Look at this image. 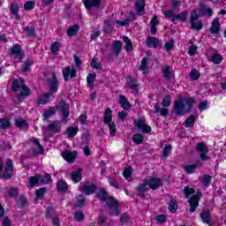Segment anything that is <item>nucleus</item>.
<instances>
[{
	"instance_id": "obj_3",
	"label": "nucleus",
	"mask_w": 226,
	"mask_h": 226,
	"mask_svg": "<svg viewBox=\"0 0 226 226\" xmlns=\"http://www.w3.org/2000/svg\"><path fill=\"white\" fill-rule=\"evenodd\" d=\"M104 114L103 121L109 128V135L114 137L117 130L116 129V123L112 121V109H110V108H107Z\"/></svg>"
},
{
	"instance_id": "obj_4",
	"label": "nucleus",
	"mask_w": 226,
	"mask_h": 226,
	"mask_svg": "<svg viewBox=\"0 0 226 226\" xmlns=\"http://www.w3.org/2000/svg\"><path fill=\"white\" fill-rule=\"evenodd\" d=\"M196 20H199V14H197V11L193 10L191 11L190 15L191 29H195V31H200L202 27H204V24L202 23V21Z\"/></svg>"
},
{
	"instance_id": "obj_54",
	"label": "nucleus",
	"mask_w": 226,
	"mask_h": 226,
	"mask_svg": "<svg viewBox=\"0 0 226 226\" xmlns=\"http://www.w3.org/2000/svg\"><path fill=\"white\" fill-rule=\"evenodd\" d=\"M186 17H188V11H183L181 13L175 14V19L182 22H186Z\"/></svg>"
},
{
	"instance_id": "obj_42",
	"label": "nucleus",
	"mask_w": 226,
	"mask_h": 226,
	"mask_svg": "<svg viewBox=\"0 0 226 226\" xmlns=\"http://www.w3.org/2000/svg\"><path fill=\"white\" fill-rule=\"evenodd\" d=\"M95 197L99 199V200H107L109 199V193L104 189H101L98 193L95 194Z\"/></svg>"
},
{
	"instance_id": "obj_58",
	"label": "nucleus",
	"mask_w": 226,
	"mask_h": 226,
	"mask_svg": "<svg viewBox=\"0 0 226 226\" xmlns=\"http://www.w3.org/2000/svg\"><path fill=\"white\" fill-rule=\"evenodd\" d=\"M84 218H85V215H84V212L82 210L76 211L74 213V220L76 222H84Z\"/></svg>"
},
{
	"instance_id": "obj_22",
	"label": "nucleus",
	"mask_w": 226,
	"mask_h": 226,
	"mask_svg": "<svg viewBox=\"0 0 226 226\" xmlns=\"http://www.w3.org/2000/svg\"><path fill=\"white\" fill-rule=\"evenodd\" d=\"M222 27V25L220 24V19L215 18L212 21V26L209 28V31L211 34H217V33L220 32V28Z\"/></svg>"
},
{
	"instance_id": "obj_11",
	"label": "nucleus",
	"mask_w": 226,
	"mask_h": 226,
	"mask_svg": "<svg viewBox=\"0 0 226 226\" xmlns=\"http://www.w3.org/2000/svg\"><path fill=\"white\" fill-rule=\"evenodd\" d=\"M147 185L149 186L150 190H158L162 185L161 178L150 177L145 179Z\"/></svg>"
},
{
	"instance_id": "obj_57",
	"label": "nucleus",
	"mask_w": 226,
	"mask_h": 226,
	"mask_svg": "<svg viewBox=\"0 0 226 226\" xmlns=\"http://www.w3.org/2000/svg\"><path fill=\"white\" fill-rule=\"evenodd\" d=\"M107 222H109V217L105 215H100L97 219V224L98 225H107Z\"/></svg>"
},
{
	"instance_id": "obj_31",
	"label": "nucleus",
	"mask_w": 226,
	"mask_h": 226,
	"mask_svg": "<svg viewBox=\"0 0 226 226\" xmlns=\"http://www.w3.org/2000/svg\"><path fill=\"white\" fill-rule=\"evenodd\" d=\"M79 31H80V26L79 25H73L68 28L67 36H69V38L76 36Z\"/></svg>"
},
{
	"instance_id": "obj_29",
	"label": "nucleus",
	"mask_w": 226,
	"mask_h": 226,
	"mask_svg": "<svg viewBox=\"0 0 226 226\" xmlns=\"http://www.w3.org/2000/svg\"><path fill=\"white\" fill-rule=\"evenodd\" d=\"M79 133V127H68L65 131V135H67V139H73L75 135Z\"/></svg>"
},
{
	"instance_id": "obj_33",
	"label": "nucleus",
	"mask_w": 226,
	"mask_h": 226,
	"mask_svg": "<svg viewBox=\"0 0 226 226\" xmlns=\"http://www.w3.org/2000/svg\"><path fill=\"white\" fill-rule=\"evenodd\" d=\"M197 167H202V163L198 162L196 164L184 166V170H185L187 174H193V172H195V170H197Z\"/></svg>"
},
{
	"instance_id": "obj_1",
	"label": "nucleus",
	"mask_w": 226,
	"mask_h": 226,
	"mask_svg": "<svg viewBox=\"0 0 226 226\" xmlns=\"http://www.w3.org/2000/svg\"><path fill=\"white\" fill-rule=\"evenodd\" d=\"M193 103H195V101L192 98H186L185 100L183 98L178 99L173 106L176 116H185L187 112L193 109Z\"/></svg>"
},
{
	"instance_id": "obj_47",
	"label": "nucleus",
	"mask_w": 226,
	"mask_h": 226,
	"mask_svg": "<svg viewBox=\"0 0 226 226\" xmlns=\"http://www.w3.org/2000/svg\"><path fill=\"white\" fill-rule=\"evenodd\" d=\"M132 142L137 145L144 143V136L140 133H136L132 136Z\"/></svg>"
},
{
	"instance_id": "obj_19",
	"label": "nucleus",
	"mask_w": 226,
	"mask_h": 226,
	"mask_svg": "<svg viewBox=\"0 0 226 226\" xmlns=\"http://www.w3.org/2000/svg\"><path fill=\"white\" fill-rule=\"evenodd\" d=\"M146 45L149 49L151 48L158 49V47L162 48V43H160V40H158V38L156 37H151V36L147 37Z\"/></svg>"
},
{
	"instance_id": "obj_61",
	"label": "nucleus",
	"mask_w": 226,
	"mask_h": 226,
	"mask_svg": "<svg viewBox=\"0 0 226 226\" xmlns=\"http://www.w3.org/2000/svg\"><path fill=\"white\" fill-rule=\"evenodd\" d=\"M56 216V211H54V208L52 207H48L46 209V218H54Z\"/></svg>"
},
{
	"instance_id": "obj_25",
	"label": "nucleus",
	"mask_w": 226,
	"mask_h": 226,
	"mask_svg": "<svg viewBox=\"0 0 226 226\" xmlns=\"http://www.w3.org/2000/svg\"><path fill=\"white\" fill-rule=\"evenodd\" d=\"M207 15V17H213V9L207 7L206 4H201L200 7V17H204Z\"/></svg>"
},
{
	"instance_id": "obj_63",
	"label": "nucleus",
	"mask_w": 226,
	"mask_h": 226,
	"mask_svg": "<svg viewBox=\"0 0 226 226\" xmlns=\"http://www.w3.org/2000/svg\"><path fill=\"white\" fill-rule=\"evenodd\" d=\"M155 222L156 223H165L167 222V215L161 214L155 216Z\"/></svg>"
},
{
	"instance_id": "obj_41",
	"label": "nucleus",
	"mask_w": 226,
	"mask_h": 226,
	"mask_svg": "<svg viewBox=\"0 0 226 226\" xmlns=\"http://www.w3.org/2000/svg\"><path fill=\"white\" fill-rule=\"evenodd\" d=\"M60 49H61V42L59 41H55L50 46V50L52 54H55L56 56L59 54Z\"/></svg>"
},
{
	"instance_id": "obj_64",
	"label": "nucleus",
	"mask_w": 226,
	"mask_h": 226,
	"mask_svg": "<svg viewBox=\"0 0 226 226\" xmlns=\"http://www.w3.org/2000/svg\"><path fill=\"white\" fill-rule=\"evenodd\" d=\"M30 186H36V185L40 184V177H31L29 178Z\"/></svg>"
},
{
	"instance_id": "obj_46",
	"label": "nucleus",
	"mask_w": 226,
	"mask_h": 226,
	"mask_svg": "<svg viewBox=\"0 0 226 226\" xmlns=\"http://www.w3.org/2000/svg\"><path fill=\"white\" fill-rule=\"evenodd\" d=\"M213 179V177L210 175H204L201 179V184L205 188H207L211 185V180Z\"/></svg>"
},
{
	"instance_id": "obj_52",
	"label": "nucleus",
	"mask_w": 226,
	"mask_h": 226,
	"mask_svg": "<svg viewBox=\"0 0 226 226\" xmlns=\"http://www.w3.org/2000/svg\"><path fill=\"white\" fill-rule=\"evenodd\" d=\"M162 107H170V105H172V97L170 94H167L166 96H164V98L162 101Z\"/></svg>"
},
{
	"instance_id": "obj_53",
	"label": "nucleus",
	"mask_w": 226,
	"mask_h": 226,
	"mask_svg": "<svg viewBox=\"0 0 226 226\" xmlns=\"http://www.w3.org/2000/svg\"><path fill=\"white\" fill-rule=\"evenodd\" d=\"M189 77L191 80H199L200 79V72L197 69H192Z\"/></svg>"
},
{
	"instance_id": "obj_60",
	"label": "nucleus",
	"mask_w": 226,
	"mask_h": 226,
	"mask_svg": "<svg viewBox=\"0 0 226 226\" xmlns=\"http://www.w3.org/2000/svg\"><path fill=\"white\" fill-rule=\"evenodd\" d=\"M147 63H149V58L144 57L141 60V64H140L139 70H140V72H146V70H147Z\"/></svg>"
},
{
	"instance_id": "obj_28",
	"label": "nucleus",
	"mask_w": 226,
	"mask_h": 226,
	"mask_svg": "<svg viewBox=\"0 0 226 226\" xmlns=\"http://www.w3.org/2000/svg\"><path fill=\"white\" fill-rule=\"evenodd\" d=\"M203 223H206L207 225L211 226V214L209 213V211H203L200 215Z\"/></svg>"
},
{
	"instance_id": "obj_27",
	"label": "nucleus",
	"mask_w": 226,
	"mask_h": 226,
	"mask_svg": "<svg viewBox=\"0 0 226 226\" xmlns=\"http://www.w3.org/2000/svg\"><path fill=\"white\" fill-rule=\"evenodd\" d=\"M71 179L73 183H80L82 181V170H78L71 174Z\"/></svg>"
},
{
	"instance_id": "obj_17",
	"label": "nucleus",
	"mask_w": 226,
	"mask_h": 226,
	"mask_svg": "<svg viewBox=\"0 0 226 226\" xmlns=\"http://www.w3.org/2000/svg\"><path fill=\"white\" fill-rule=\"evenodd\" d=\"M134 8L138 15L139 16L146 15V0L136 1Z\"/></svg>"
},
{
	"instance_id": "obj_51",
	"label": "nucleus",
	"mask_w": 226,
	"mask_h": 226,
	"mask_svg": "<svg viewBox=\"0 0 226 226\" xmlns=\"http://www.w3.org/2000/svg\"><path fill=\"white\" fill-rule=\"evenodd\" d=\"M11 126L8 118H0V128L1 130H8Z\"/></svg>"
},
{
	"instance_id": "obj_12",
	"label": "nucleus",
	"mask_w": 226,
	"mask_h": 226,
	"mask_svg": "<svg viewBox=\"0 0 226 226\" xmlns=\"http://www.w3.org/2000/svg\"><path fill=\"white\" fill-rule=\"evenodd\" d=\"M149 191V188L147 187V181L143 180L142 184H139L137 188L135 194L137 197H140L141 199H146V193Z\"/></svg>"
},
{
	"instance_id": "obj_2",
	"label": "nucleus",
	"mask_w": 226,
	"mask_h": 226,
	"mask_svg": "<svg viewBox=\"0 0 226 226\" xmlns=\"http://www.w3.org/2000/svg\"><path fill=\"white\" fill-rule=\"evenodd\" d=\"M3 169H4V170H3ZM11 176H13V160L8 159L4 168L3 158L0 157V179L6 181L11 179Z\"/></svg>"
},
{
	"instance_id": "obj_7",
	"label": "nucleus",
	"mask_w": 226,
	"mask_h": 226,
	"mask_svg": "<svg viewBox=\"0 0 226 226\" xmlns=\"http://www.w3.org/2000/svg\"><path fill=\"white\" fill-rule=\"evenodd\" d=\"M58 109L62 112V121L63 123H68V117H70V105L66 104V102L61 101Z\"/></svg>"
},
{
	"instance_id": "obj_30",
	"label": "nucleus",
	"mask_w": 226,
	"mask_h": 226,
	"mask_svg": "<svg viewBox=\"0 0 226 226\" xmlns=\"http://www.w3.org/2000/svg\"><path fill=\"white\" fill-rule=\"evenodd\" d=\"M50 96H52V94L49 93L41 94L37 101L38 105H47V102L50 100Z\"/></svg>"
},
{
	"instance_id": "obj_10",
	"label": "nucleus",
	"mask_w": 226,
	"mask_h": 226,
	"mask_svg": "<svg viewBox=\"0 0 226 226\" xmlns=\"http://www.w3.org/2000/svg\"><path fill=\"white\" fill-rule=\"evenodd\" d=\"M134 126L139 130H141L143 133H151V126L146 124V119L139 118L134 121Z\"/></svg>"
},
{
	"instance_id": "obj_32",
	"label": "nucleus",
	"mask_w": 226,
	"mask_h": 226,
	"mask_svg": "<svg viewBox=\"0 0 226 226\" xmlns=\"http://www.w3.org/2000/svg\"><path fill=\"white\" fill-rule=\"evenodd\" d=\"M56 188L59 192L66 193L68 192V184L64 180H58L56 183Z\"/></svg>"
},
{
	"instance_id": "obj_44",
	"label": "nucleus",
	"mask_w": 226,
	"mask_h": 226,
	"mask_svg": "<svg viewBox=\"0 0 226 226\" xmlns=\"http://www.w3.org/2000/svg\"><path fill=\"white\" fill-rule=\"evenodd\" d=\"M210 61L214 63V64H221L222 61H223V56H222L220 54H213Z\"/></svg>"
},
{
	"instance_id": "obj_39",
	"label": "nucleus",
	"mask_w": 226,
	"mask_h": 226,
	"mask_svg": "<svg viewBox=\"0 0 226 226\" xmlns=\"http://www.w3.org/2000/svg\"><path fill=\"white\" fill-rule=\"evenodd\" d=\"M123 41L125 43L124 49L127 52H132L133 50V43L132 42V41H130V38H128V36L124 35L123 37Z\"/></svg>"
},
{
	"instance_id": "obj_8",
	"label": "nucleus",
	"mask_w": 226,
	"mask_h": 226,
	"mask_svg": "<svg viewBox=\"0 0 226 226\" xmlns=\"http://www.w3.org/2000/svg\"><path fill=\"white\" fill-rule=\"evenodd\" d=\"M196 151H199L200 153V158L202 160V162H207V160H209V156L207 155L209 150L207 149L206 144L202 142L197 143Z\"/></svg>"
},
{
	"instance_id": "obj_5",
	"label": "nucleus",
	"mask_w": 226,
	"mask_h": 226,
	"mask_svg": "<svg viewBox=\"0 0 226 226\" xmlns=\"http://www.w3.org/2000/svg\"><path fill=\"white\" fill-rule=\"evenodd\" d=\"M106 206L109 209V215L112 216H117L119 215V202L116 199L109 198L106 200Z\"/></svg>"
},
{
	"instance_id": "obj_34",
	"label": "nucleus",
	"mask_w": 226,
	"mask_h": 226,
	"mask_svg": "<svg viewBox=\"0 0 226 226\" xmlns=\"http://www.w3.org/2000/svg\"><path fill=\"white\" fill-rule=\"evenodd\" d=\"M103 33H106V34H110L112 31H114V26H112V19H107L104 23Z\"/></svg>"
},
{
	"instance_id": "obj_18",
	"label": "nucleus",
	"mask_w": 226,
	"mask_h": 226,
	"mask_svg": "<svg viewBox=\"0 0 226 226\" xmlns=\"http://www.w3.org/2000/svg\"><path fill=\"white\" fill-rule=\"evenodd\" d=\"M59 86V80L57 79V77L56 76V72L52 73V80L49 84V94L53 95L54 93H57Z\"/></svg>"
},
{
	"instance_id": "obj_21",
	"label": "nucleus",
	"mask_w": 226,
	"mask_h": 226,
	"mask_svg": "<svg viewBox=\"0 0 226 226\" xmlns=\"http://www.w3.org/2000/svg\"><path fill=\"white\" fill-rule=\"evenodd\" d=\"M24 86H26V84H24L23 79H14L11 83V89L13 93H18V91H20Z\"/></svg>"
},
{
	"instance_id": "obj_26",
	"label": "nucleus",
	"mask_w": 226,
	"mask_h": 226,
	"mask_svg": "<svg viewBox=\"0 0 226 226\" xmlns=\"http://www.w3.org/2000/svg\"><path fill=\"white\" fill-rule=\"evenodd\" d=\"M20 91H21L20 94L18 95L19 102H23L25 98H27L31 94V90L26 85L20 89Z\"/></svg>"
},
{
	"instance_id": "obj_45",
	"label": "nucleus",
	"mask_w": 226,
	"mask_h": 226,
	"mask_svg": "<svg viewBox=\"0 0 226 226\" xmlns=\"http://www.w3.org/2000/svg\"><path fill=\"white\" fill-rule=\"evenodd\" d=\"M15 126L20 130H24L25 128H27V122L22 118H18L15 120Z\"/></svg>"
},
{
	"instance_id": "obj_24",
	"label": "nucleus",
	"mask_w": 226,
	"mask_h": 226,
	"mask_svg": "<svg viewBox=\"0 0 226 226\" xmlns=\"http://www.w3.org/2000/svg\"><path fill=\"white\" fill-rule=\"evenodd\" d=\"M199 200L200 199H196L195 197H191L188 200V204H190L189 211L191 213H195L197 211V208L199 207Z\"/></svg>"
},
{
	"instance_id": "obj_55",
	"label": "nucleus",
	"mask_w": 226,
	"mask_h": 226,
	"mask_svg": "<svg viewBox=\"0 0 226 226\" xmlns=\"http://www.w3.org/2000/svg\"><path fill=\"white\" fill-rule=\"evenodd\" d=\"M169 211L176 213L177 211V200L175 199L170 200L169 204Z\"/></svg>"
},
{
	"instance_id": "obj_50",
	"label": "nucleus",
	"mask_w": 226,
	"mask_h": 226,
	"mask_svg": "<svg viewBox=\"0 0 226 226\" xmlns=\"http://www.w3.org/2000/svg\"><path fill=\"white\" fill-rule=\"evenodd\" d=\"M52 181V177L49 174H45L44 176L39 175V182L43 185H49Z\"/></svg>"
},
{
	"instance_id": "obj_14",
	"label": "nucleus",
	"mask_w": 226,
	"mask_h": 226,
	"mask_svg": "<svg viewBox=\"0 0 226 226\" xmlns=\"http://www.w3.org/2000/svg\"><path fill=\"white\" fill-rule=\"evenodd\" d=\"M83 4L90 15H94L91 12V8H100L102 6V0H83Z\"/></svg>"
},
{
	"instance_id": "obj_20",
	"label": "nucleus",
	"mask_w": 226,
	"mask_h": 226,
	"mask_svg": "<svg viewBox=\"0 0 226 226\" xmlns=\"http://www.w3.org/2000/svg\"><path fill=\"white\" fill-rule=\"evenodd\" d=\"M79 191L85 193V195H93L96 192V185H79Z\"/></svg>"
},
{
	"instance_id": "obj_38",
	"label": "nucleus",
	"mask_w": 226,
	"mask_h": 226,
	"mask_svg": "<svg viewBox=\"0 0 226 226\" xmlns=\"http://www.w3.org/2000/svg\"><path fill=\"white\" fill-rule=\"evenodd\" d=\"M154 114H158L159 112H161V116H162V117H167V116H169V109L163 108L160 109V104L156 103L154 107Z\"/></svg>"
},
{
	"instance_id": "obj_37",
	"label": "nucleus",
	"mask_w": 226,
	"mask_h": 226,
	"mask_svg": "<svg viewBox=\"0 0 226 226\" xmlns=\"http://www.w3.org/2000/svg\"><path fill=\"white\" fill-rule=\"evenodd\" d=\"M126 84L130 89H132V91H134L135 93L139 91V85L137 84V80H135L133 78H129Z\"/></svg>"
},
{
	"instance_id": "obj_36",
	"label": "nucleus",
	"mask_w": 226,
	"mask_h": 226,
	"mask_svg": "<svg viewBox=\"0 0 226 226\" xmlns=\"http://www.w3.org/2000/svg\"><path fill=\"white\" fill-rule=\"evenodd\" d=\"M123 48V42L121 41H114L112 44L113 51L115 52L117 57L121 53V49Z\"/></svg>"
},
{
	"instance_id": "obj_13",
	"label": "nucleus",
	"mask_w": 226,
	"mask_h": 226,
	"mask_svg": "<svg viewBox=\"0 0 226 226\" xmlns=\"http://www.w3.org/2000/svg\"><path fill=\"white\" fill-rule=\"evenodd\" d=\"M162 77L166 80H172L174 77H176V74L174 73V69L172 68V65H167L162 68Z\"/></svg>"
},
{
	"instance_id": "obj_49",
	"label": "nucleus",
	"mask_w": 226,
	"mask_h": 226,
	"mask_svg": "<svg viewBox=\"0 0 226 226\" xmlns=\"http://www.w3.org/2000/svg\"><path fill=\"white\" fill-rule=\"evenodd\" d=\"M24 31L26 32V36H28V38H34V36H36L34 26H26Z\"/></svg>"
},
{
	"instance_id": "obj_23",
	"label": "nucleus",
	"mask_w": 226,
	"mask_h": 226,
	"mask_svg": "<svg viewBox=\"0 0 226 226\" xmlns=\"http://www.w3.org/2000/svg\"><path fill=\"white\" fill-rule=\"evenodd\" d=\"M118 103L120 107L124 109V110H130V109H132L130 102L128 101V99H126V96L124 95H119Z\"/></svg>"
},
{
	"instance_id": "obj_59",
	"label": "nucleus",
	"mask_w": 226,
	"mask_h": 226,
	"mask_svg": "<svg viewBox=\"0 0 226 226\" xmlns=\"http://www.w3.org/2000/svg\"><path fill=\"white\" fill-rule=\"evenodd\" d=\"M32 65H33V60L31 59L26 60L21 67V72L23 73H26V72H27V70H29V68H31Z\"/></svg>"
},
{
	"instance_id": "obj_40",
	"label": "nucleus",
	"mask_w": 226,
	"mask_h": 226,
	"mask_svg": "<svg viewBox=\"0 0 226 226\" xmlns=\"http://www.w3.org/2000/svg\"><path fill=\"white\" fill-rule=\"evenodd\" d=\"M56 108L50 107L49 109L44 110L42 117H44V119H49L53 116H56Z\"/></svg>"
},
{
	"instance_id": "obj_16",
	"label": "nucleus",
	"mask_w": 226,
	"mask_h": 226,
	"mask_svg": "<svg viewBox=\"0 0 226 226\" xmlns=\"http://www.w3.org/2000/svg\"><path fill=\"white\" fill-rule=\"evenodd\" d=\"M62 157L65 162H68L69 163H73L75 162V159L77 158V151H70L65 150L62 152Z\"/></svg>"
},
{
	"instance_id": "obj_43",
	"label": "nucleus",
	"mask_w": 226,
	"mask_h": 226,
	"mask_svg": "<svg viewBox=\"0 0 226 226\" xmlns=\"http://www.w3.org/2000/svg\"><path fill=\"white\" fill-rule=\"evenodd\" d=\"M90 65L92 66L93 70H103V67L102 66V64L98 62L97 57H93Z\"/></svg>"
},
{
	"instance_id": "obj_35",
	"label": "nucleus",
	"mask_w": 226,
	"mask_h": 226,
	"mask_svg": "<svg viewBox=\"0 0 226 226\" xmlns=\"http://www.w3.org/2000/svg\"><path fill=\"white\" fill-rule=\"evenodd\" d=\"M195 119H197V117L194 115H191L185 119L184 126H185V128H193V126H195Z\"/></svg>"
},
{
	"instance_id": "obj_56",
	"label": "nucleus",
	"mask_w": 226,
	"mask_h": 226,
	"mask_svg": "<svg viewBox=\"0 0 226 226\" xmlns=\"http://www.w3.org/2000/svg\"><path fill=\"white\" fill-rule=\"evenodd\" d=\"M172 152V145H165L164 148L162 149V156L163 158H169V154Z\"/></svg>"
},
{
	"instance_id": "obj_15",
	"label": "nucleus",
	"mask_w": 226,
	"mask_h": 226,
	"mask_svg": "<svg viewBox=\"0 0 226 226\" xmlns=\"http://www.w3.org/2000/svg\"><path fill=\"white\" fill-rule=\"evenodd\" d=\"M62 124L61 122L58 120H55L49 124L48 131L50 133H61Z\"/></svg>"
},
{
	"instance_id": "obj_9",
	"label": "nucleus",
	"mask_w": 226,
	"mask_h": 226,
	"mask_svg": "<svg viewBox=\"0 0 226 226\" xmlns=\"http://www.w3.org/2000/svg\"><path fill=\"white\" fill-rule=\"evenodd\" d=\"M62 73L64 75V82H68L71 79H75L77 77V69H75V66H66L63 69Z\"/></svg>"
},
{
	"instance_id": "obj_6",
	"label": "nucleus",
	"mask_w": 226,
	"mask_h": 226,
	"mask_svg": "<svg viewBox=\"0 0 226 226\" xmlns=\"http://www.w3.org/2000/svg\"><path fill=\"white\" fill-rule=\"evenodd\" d=\"M9 56H15L14 62L20 63L22 61V57H24V52L22 51V48L20 45L16 44L10 49Z\"/></svg>"
},
{
	"instance_id": "obj_62",
	"label": "nucleus",
	"mask_w": 226,
	"mask_h": 226,
	"mask_svg": "<svg viewBox=\"0 0 226 226\" xmlns=\"http://www.w3.org/2000/svg\"><path fill=\"white\" fill-rule=\"evenodd\" d=\"M35 2L34 1H27L24 4V10L26 11H29L34 8Z\"/></svg>"
},
{
	"instance_id": "obj_48",
	"label": "nucleus",
	"mask_w": 226,
	"mask_h": 226,
	"mask_svg": "<svg viewBox=\"0 0 226 226\" xmlns=\"http://www.w3.org/2000/svg\"><path fill=\"white\" fill-rule=\"evenodd\" d=\"M94 80H96V73H89L87 77L88 87H93V86H94Z\"/></svg>"
}]
</instances>
